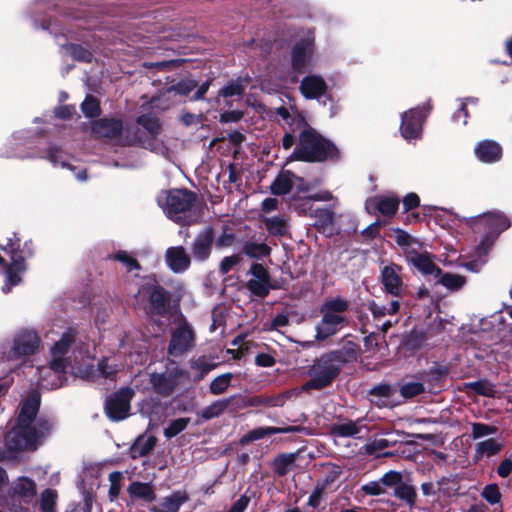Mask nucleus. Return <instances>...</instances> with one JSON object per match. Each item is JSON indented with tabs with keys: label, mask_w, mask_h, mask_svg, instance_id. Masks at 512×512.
Segmentation results:
<instances>
[{
	"label": "nucleus",
	"mask_w": 512,
	"mask_h": 512,
	"mask_svg": "<svg viewBox=\"0 0 512 512\" xmlns=\"http://www.w3.org/2000/svg\"><path fill=\"white\" fill-rule=\"evenodd\" d=\"M192 368L198 370L201 375H205L215 368V364L211 363L206 357L202 356L192 363Z\"/></svg>",
	"instance_id": "64"
},
{
	"label": "nucleus",
	"mask_w": 512,
	"mask_h": 512,
	"mask_svg": "<svg viewBox=\"0 0 512 512\" xmlns=\"http://www.w3.org/2000/svg\"><path fill=\"white\" fill-rule=\"evenodd\" d=\"M156 440L153 436H140L132 446L131 452L133 457L144 456L148 454L155 446Z\"/></svg>",
	"instance_id": "38"
},
{
	"label": "nucleus",
	"mask_w": 512,
	"mask_h": 512,
	"mask_svg": "<svg viewBox=\"0 0 512 512\" xmlns=\"http://www.w3.org/2000/svg\"><path fill=\"white\" fill-rule=\"evenodd\" d=\"M250 273L252 277L247 282V288L257 296H266L271 289L268 270L262 264L254 263Z\"/></svg>",
	"instance_id": "18"
},
{
	"label": "nucleus",
	"mask_w": 512,
	"mask_h": 512,
	"mask_svg": "<svg viewBox=\"0 0 512 512\" xmlns=\"http://www.w3.org/2000/svg\"><path fill=\"white\" fill-rule=\"evenodd\" d=\"M476 253L478 255L477 259L469 261V262H465V263L461 264V266L471 272H478L481 269V267L484 265V263L486 262L483 257L487 253H483V250L479 251L478 248L476 249Z\"/></svg>",
	"instance_id": "63"
},
{
	"label": "nucleus",
	"mask_w": 512,
	"mask_h": 512,
	"mask_svg": "<svg viewBox=\"0 0 512 512\" xmlns=\"http://www.w3.org/2000/svg\"><path fill=\"white\" fill-rule=\"evenodd\" d=\"M81 109L87 117H96L100 114V107L98 101L92 97L87 96L81 104Z\"/></svg>",
	"instance_id": "53"
},
{
	"label": "nucleus",
	"mask_w": 512,
	"mask_h": 512,
	"mask_svg": "<svg viewBox=\"0 0 512 512\" xmlns=\"http://www.w3.org/2000/svg\"><path fill=\"white\" fill-rule=\"evenodd\" d=\"M136 297L141 301L147 298L150 304V311L153 313L161 314L165 310V295L162 289L153 284L151 279H148L142 285Z\"/></svg>",
	"instance_id": "17"
},
{
	"label": "nucleus",
	"mask_w": 512,
	"mask_h": 512,
	"mask_svg": "<svg viewBox=\"0 0 512 512\" xmlns=\"http://www.w3.org/2000/svg\"><path fill=\"white\" fill-rule=\"evenodd\" d=\"M497 428L484 423H473L472 424V437L473 439H479L488 435L497 433Z\"/></svg>",
	"instance_id": "56"
},
{
	"label": "nucleus",
	"mask_w": 512,
	"mask_h": 512,
	"mask_svg": "<svg viewBox=\"0 0 512 512\" xmlns=\"http://www.w3.org/2000/svg\"><path fill=\"white\" fill-rule=\"evenodd\" d=\"M354 357L355 350L353 348L334 350L323 354L309 368L310 380L302 386V390H319L327 387L338 376L343 364Z\"/></svg>",
	"instance_id": "2"
},
{
	"label": "nucleus",
	"mask_w": 512,
	"mask_h": 512,
	"mask_svg": "<svg viewBox=\"0 0 512 512\" xmlns=\"http://www.w3.org/2000/svg\"><path fill=\"white\" fill-rule=\"evenodd\" d=\"M66 52L69 53L75 60L90 62L92 54L86 48L79 45H69L65 48Z\"/></svg>",
	"instance_id": "52"
},
{
	"label": "nucleus",
	"mask_w": 512,
	"mask_h": 512,
	"mask_svg": "<svg viewBox=\"0 0 512 512\" xmlns=\"http://www.w3.org/2000/svg\"><path fill=\"white\" fill-rule=\"evenodd\" d=\"M66 366L50 361L49 365L38 368L39 386L43 389L53 390L63 386L66 381Z\"/></svg>",
	"instance_id": "14"
},
{
	"label": "nucleus",
	"mask_w": 512,
	"mask_h": 512,
	"mask_svg": "<svg viewBox=\"0 0 512 512\" xmlns=\"http://www.w3.org/2000/svg\"><path fill=\"white\" fill-rule=\"evenodd\" d=\"M92 133L97 138L117 140L122 145L143 144V135L130 127L123 128L122 122L114 119H100L93 123Z\"/></svg>",
	"instance_id": "8"
},
{
	"label": "nucleus",
	"mask_w": 512,
	"mask_h": 512,
	"mask_svg": "<svg viewBox=\"0 0 512 512\" xmlns=\"http://www.w3.org/2000/svg\"><path fill=\"white\" fill-rule=\"evenodd\" d=\"M57 494L55 491L47 489L41 495V510H55Z\"/></svg>",
	"instance_id": "59"
},
{
	"label": "nucleus",
	"mask_w": 512,
	"mask_h": 512,
	"mask_svg": "<svg viewBox=\"0 0 512 512\" xmlns=\"http://www.w3.org/2000/svg\"><path fill=\"white\" fill-rule=\"evenodd\" d=\"M293 206L299 213L313 216L315 209H313L312 198L310 196L296 199Z\"/></svg>",
	"instance_id": "60"
},
{
	"label": "nucleus",
	"mask_w": 512,
	"mask_h": 512,
	"mask_svg": "<svg viewBox=\"0 0 512 512\" xmlns=\"http://www.w3.org/2000/svg\"><path fill=\"white\" fill-rule=\"evenodd\" d=\"M122 369V366L116 364H110L108 359H103L97 364V371L99 377L110 378L113 377L118 371Z\"/></svg>",
	"instance_id": "51"
},
{
	"label": "nucleus",
	"mask_w": 512,
	"mask_h": 512,
	"mask_svg": "<svg viewBox=\"0 0 512 512\" xmlns=\"http://www.w3.org/2000/svg\"><path fill=\"white\" fill-rule=\"evenodd\" d=\"M189 418H178L169 423V425L164 429V435L166 438H172L178 435L180 432L186 429L189 424Z\"/></svg>",
	"instance_id": "48"
},
{
	"label": "nucleus",
	"mask_w": 512,
	"mask_h": 512,
	"mask_svg": "<svg viewBox=\"0 0 512 512\" xmlns=\"http://www.w3.org/2000/svg\"><path fill=\"white\" fill-rule=\"evenodd\" d=\"M184 372L175 369L169 373H152L150 375V383L154 390L163 395H169L174 391L178 384V377L183 375Z\"/></svg>",
	"instance_id": "23"
},
{
	"label": "nucleus",
	"mask_w": 512,
	"mask_h": 512,
	"mask_svg": "<svg viewBox=\"0 0 512 512\" xmlns=\"http://www.w3.org/2000/svg\"><path fill=\"white\" fill-rule=\"evenodd\" d=\"M430 108L417 107L402 115L400 131L404 139L411 141L421 137L422 124L429 113Z\"/></svg>",
	"instance_id": "11"
},
{
	"label": "nucleus",
	"mask_w": 512,
	"mask_h": 512,
	"mask_svg": "<svg viewBox=\"0 0 512 512\" xmlns=\"http://www.w3.org/2000/svg\"><path fill=\"white\" fill-rule=\"evenodd\" d=\"M380 480L386 489L387 487H393L401 484L402 474L400 472L391 470L385 473L380 478Z\"/></svg>",
	"instance_id": "62"
},
{
	"label": "nucleus",
	"mask_w": 512,
	"mask_h": 512,
	"mask_svg": "<svg viewBox=\"0 0 512 512\" xmlns=\"http://www.w3.org/2000/svg\"><path fill=\"white\" fill-rule=\"evenodd\" d=\"M400 304L393 300L389 306L379 305L374 301L368 303V309L371 311L375 319H381L386 315H393L399 311Z\"/></svg>",
	"instance_id": "37"
},
{
	"label": "nucleus",
	"mask_w": 512,
	"mask_h": 512,
	"mask_svg": "<svg viewBox=\"0 0 512 512\" xmlns=\"http://www.w3.org/2000/svg\"><path fill=\"white\" fill-rule=\"evenodd\" d=\"M399 206V199L393 195H379L369 198L365 203L368 213H381L384 216L395 214Z\"/></svg>",
	"instance_id": "22"
},
{
	"label": "nucleus",
	"mask_w": 512,
	"mask_h": 512,
	"mask_svg": "<svg viewBox=\"0 0 512 512\" xmlns=\"http://www.w3.org/2000/svg\"><path fill=\"white\" fill-rule=\"evenodd\" d=\"M127 492L131 498L141 499L146 502H152L156 498L154 488L151 483H143L138 481L132 482L128 486Z\"/></svg>",
	"instance_id": "30"
},
{
	"label": "nucleus",
	"mask_w": 512,
	"mask_h": 512,
	"mask_svg": "<svg viewBox=\"0 0 512 512\" xmlns=\"http://www.w3.org/2000/svg\"><path fill=\"white\" fill-rule=\"evenodd\" d=\"M465 388L486 397H493L496 393L495 386L486 379L466 383Z\"/></svg>",
	"instance_id": "39"
},
{
	"label": "nucleus",
	"mask_w": 512,
	"mask_h": 512,
	"mask_svg": "<svg viewBox=\"0 0 512 512\" xmlns=\"http://www.w3.org/2000/svg\"><path fill=\"white\" fill-rule=\"evenodd\" d=\"M196 194L186 189L162 191L157 196L158 205L164 213L174 222L190 224L193 222V207Z\"/></svg>",
	"instance_id": "4"
},
{
	"label": "nucleus",
	"mask_w": 512,
	"mask_h": 512,
	"mask_svg": "<svg viewBox=\"0 0 512 512\" xmlns=\"http://www.w3.org/2000/svg\"><path fill=\"white\" fill-rule=\"evenodd\" d=\"M13 492L22 499L30 501L36 495V484L32 479L21 476L14 481Z\"/></svg>",
	"instance_id": "31"
},
{
	"label": "nucleus",
	"mask_w": 512,
	"mask_h": 512,
	"mask_svg": "<svg viewBox=\"0 0 512 512\" xmlns=\"http://www.w3.org/2000/svg\"><path fill=\"white\" fill-rule=\"evenodd\" d=\"M362 490L365 492V494L371 496H379L386 492V489L380 479L364 484L362 486Z\"/></svg>",
	"instance_id": "61"
},
{
	"label": "nucleus",
	"mask_w": 512,
	"mask_h": 512,
	"mask_svg": "<svg viewBox=\"0 0 512 512\" xmlns=\"http://www.w3.org/2000/svg\"><path fill=\"white\" fill-rule=\"evenodd\" d=\"M134 395L131 388H123L106 400L105 411L113 421H120L129 415L130 401Z\"/></svg>",
	"instance_id": "12"
},
{
	"label": "nucleus",
	"mask_w": 512,
	"mask_h": 512,
	"mask_svg": "<svg viewBox=\"0 0 512 512\" xmlns=\"http://www.w3.org/2000/svg\"><path fill=\"white\" fill-rule=\"evenodd\" d=\"M214 241V231L212 227H206L194 238L191 251L195 260L205 261L211 254L212 244Z\"/></svg>",
	"instance_id": "21"
},
{
	"label": "nucleus",
	"mask_w": 512,
	"mask_h": 512,
	"mask_svg": "<svg viewBox=\"0 0 512 512\" xmlns=\"http://www.w3.org/2000/svg\"><path fill=\"white\" fill-rule=\"evenodd\" d=\"M294 185H297L300 191L309 190V186L304 183L302 178L297 177L290 171H282L271 184L270 190L274 195H285L290 192Z\"/></svg>",
	"instance_id": "20"
},
{
	"label": "nucleus",
	"mask_w": 512,
	"mask_h": 512,
	"mask_svg": "<svg viewBox=\"0 0 512 512\" xmlns=\"http://www.w3.org/2000/svg\"><path fill=\"white\" fill-rule=\"evenodd\" d=\"M297 430L298 429L295 426H288L285 428L258 427V428H255V429L249 431L247 434H245L242 438V442L256 441V440H260L269 435L281 434V433H292Z\"/></svg>",
	"instance_id": "29"
},
{
	"label": "nucleus",
	"mask_w": 512,
	"mask_h": 512,
	"mask_svg": "<svg viewBox=\"0 0 512 512\" xmlns=\"http://www.w3.org/2000/svg\"><path fill=\"white\" fill-rule=\"evenodd\" d=\"M197 87V81L194 79H182L177 84L173 85L167 90V93L175 92L179 95H188L192 90Z\"/></svg>",
	"instance_id": "50"
},
{
	"label": "nucleus",
	"mask_w": 512,
	"mask_h": 512,
	"mask_svg": "<svg viewBox=\"0 0 512 512\" xmlns=\"http://www.w3.org/2000/svg\"><path fill=\"white\" fill-rule=\"evenodd\" d=\"M263 221L270 235L282 236L286 233L287 225L284 218L266 217Z\"/></svg>",
	"instance_id": "43"
},
{
	"label": "nucleus",
	"mask_w": 512,
	"mask_h": 512,
	"mask_svg": "<svg viewBox=\"0 0 512 512\" xmlns=\"http://www.w3.org/2000/svg\"><path fill=\"white\" fill-rule=\"evenodd\" d=\"M326 89V82L319 75H308L300 84V91L307 99H318L325 94Z\"/></svg>",
	"instance_id": "25"
},
{
	"label": "nucleus",
	"mask_w": 512,
	"mask_h": 512,
	"mask_svg": "<svg viewBox=\"0 0 512 512\" xmlns=\"http://www.w3.org/2000/svg\"><path fill=\"white\" fill-rule=\"evenodd\" d=\"M233 374L225 373L217 376L210 384L209 390L213 395L222 394L230 385Z\"/></svg>",
	"instance_id": "46"
},
{
	"label": "nucleus",
	"mask_w": 512,
	"mask_h": 512,
	"mask_svg": "<svg viewBox=\"0 0 512 512\" xmlns=\"http://www.w3.org/2000/svg\"><path fill=\"white\" fill-rule=\"evenodd\" d=\"M121 480H122V474L121 472L115 471L110 473L109 475V481H110V488H109V497L110 500L113 501L120 493L121 490Z\"/></svg>",
	"instance_id": "57"
},
{
	"label": "nucleus",
	"mask_w": 512,
	"mask_h": 512,
	"mask_svg": "<svg viewBox=\"0 0 512 512\" xmlns=\"http://www.w3.org/2000/svg\"><path fill=\"white\" fill-rule=\"evenodd\" d=\"M245 86L243 84V80L238 79L236 81H232L228 83L225 87H223L219 91V96L222 97H233V96H240L244 92Z\"/></svg>",
	"instance_id": "49"
},
{
	"label": "nucleus",
	"mask_w": 512,
	"mask_h": 512,
	"mask_svg": "<svg viewBox=\"0 0 512 512\" xmlns=\"http://www.w3.org/2000/svg\"><path fill=\"white\" fill-rule=\"evenodd\" d=\"M73 373L76 377L86 381H94L99 377L97 366L95 367L91 363H84L78 366H74Z\"/></svg>",
	"instance_id": "44"
},
{
	"label": "nucleus",
	"mask_w": 512,
	"mask_h": 512,
	"mask_svg": "<svg viewBox=\"0 0 512 512\" xmlns=\"http://www.w3.org/2000/svg\"><path fill=\"white\" fill-rule=\"evenodd\" d=\"M422 392H424V385L421 382H408L400 388V393L404 398H412Z\"/></svg>",
	"instance_id": "55"
},
{
	"label": "nucleus",
	"mask_w": 512,
	"mask_h": 512,
	"mask_svg": "<svg viewBox=\"0 0 512 512\" xmlns=\"http://www.w3.org/2000/svg\"><path fill=\"white\" fill-rule=\"evenodd\" d=\"M113 258L121 262L129 272L140 269L137 260L125 251H118Z\"/></svg>",
	"instance_id": "54"
},
{
	"label": "nucleus",
	"mask_w": 512,
	"mask_h": 512,
	"mask_svg": "<svg viewBox=\"0 0 512 512\" xmlns=\"http://www.w3.org/2000/svg\"><path fill=\"white\" fill-rule=\"evenodd\" d=\"M363 432L367 433L368 428L362 419L336 423L331 427V434L335 437H355Z\"/></svg>",
	"instance_id": "27"
},
{
	"label": "nucleus",
	"mask_w": 512,
	"mask_h": 512,
	"mask_svg": "<svg viewBox=\"0 0 512 512\" xmlns=\"http://www.w3.org/2000/svg\"><path fill=\"white\" fill-rule=\"evenodd\" d=\"M0 248L11 257V262L5 269V283L2 287V291L8 293L22 281V275L27 269L25 259L33 255L32 242L26 241L20 250V238L12 233L0 239Z\"/></svg>",
	"instance_id": "3"
},
{
	"label": "nucleus",
	"mask_w": 512,
	"mask_h": 512,
	"mask_svg": "<svg viewBox=\"0 0 512 512\" xmlns=\"http://www.w3.org/2000/svg\"><path fill=\"white\" fill-rule=\"evenodd\" d=\"M347 309V301L340 298L328 300L322 305V319L316 326L317 341H323L344 328L348 322L344 315Z\"/></svg>",
	"instance_id": "6"
},
{
	"label": "nucleus",
	"mask_w": 512,
	"mask_h": 512,
	"mask_svg": "<svg viewBox=\"0 0 512 512\" xmlns=\"http://www.w3.org/2000/svg\"><path fill=\"white\" fill-rule=\"evenodd\" d=\"M230 400L224 399V400H217L213 402L211 405L205 407L200 415L205 420H210L212 418L220 416L229 406Z\"/></svg>",
	"instance_id": "41"
},
{
	"label": "nucleus",
	"mask_w": 512,
	"mask_h": 512,
	"mask_svg": "<svg viewBox=\"0 0 512 512\" xmlns=\"http://www.w3.org/2000/svg\"><path fill=\"white\" fill-rule=\"evenodd\" d=\"M434 278L437 279V283L450 291H458L466 284L464 276L448 272L443 273L441 270L439 275H435Z\"/></svg>",
	"instance_id": "32"
},
{
	"label": "nucleus",
	"mask_w": 512,
	"mask_h": 512,
	"mask_svg": "<svg viewBox=\"0 0 512 512\" xmlns=\"http://www.w3.org/2000/svg\"><path fill=\"white\" fill-rule=\"evenodd\" d=\"M464 220L476 232L485 233V237L478 245V250H483V253H487L492 246V239L510 227L509 219L499 212H488L476 217L464 218Z\"/></svg>",
	"instance_id": "7"
},
{
	"label": "nucleus",
	"mask_w": 512,
	"mask_h": 512,
	"mask_svg": "<svg viewBox=\"0 0 512 512\" xmlns=\"http://www.w3.org/2000/svg\"><path fill=\"white\" fill-rule=\"evenodd\" d=\"M75 342V333L69 329L64 332L61 338L55 342L50 349V361L56 365L60 364L66 367L71 365V362L67 356L72 344Z\"/></svg>",
	"instance_id": "19"
},
{
	"label": "nucleus",
	"mask_w": 512,
	"mask_h": 512,
	"mask_svg": "<svg viewBox=\"0 0 512 512\" xmlns=\"http://www.w3.org/2000/svg\"><path fill=\"white\" fill-rule=\"evenodd\" d=\"M286 400L285 395L267 396L258 395L248 400V405L253 407H279L283 406Z\"/></svg>",
	"instance_id": "34"
},
{
	"label": "nucleus",
	"mask_w": 512,
	"mask_h": 512,
	"mask_svg": "<svg viewBox=\"0 0 512 512\" xmlns=\"http://www.w3.org/2000/svg\"><path fill=\"white\" fill-rule=\"evenodd\" d=\"M402 268L396 264L385 265L381 269V282L385 291L394 296L399 297L405 290V284L401 277Z\"/></svg>",
	"instance_id": "15"
},
{
	"label": "nucleus",
	"mask_w": 512,
	"mask_h": 512,
	"mask_svg": "<svg viewBox=\"0 0 512 512\" xmlns=\"http://www.w3.org/2000/svg\"><path fill=\"white\" fill-rule=\"evenodd\" d=\"M397 443V440H391L388 438H379L375 437L368 441V443L365 444L364 450L366 454L373 455L379 451H382L386 448H389L391 446H394Z\"/></svg>",
	"instance_id": "42"
},
{
	"label": "nucleus",
	"mask_w": 512,
	"mask_h": 512,
	"mask_svg": "<svg viewBox=\"0 0 512 512\" xmlns=\"http://www.w3.org/2000/svg\"><path fill=\"white\" fill-rule=\"evenodd\" d=\"M194 342L195 334L192 327L186 320L182 319L171 333L168 353L171 356H181L194 346Z\"/></svg>",
	"instance_id": "10"
},
{
	"label": "nucleus",
	"mask_w": 512,
	"mask_h": 512,
	"mask_svg": "<svg viewBox=\"0 0 512 512\" xmlns=\"http://www.w3.org/2000/svg\"><path fill=\"white\" fill-rule=\"evenodd\" d=\"M394 496L399 500L404 501L410 507L414 506L417 499L415 488L406 483H401L395 487Z\"/></svg>",
	"instance_id": "36"
},
{
	"label": "nucleus",
	"mask_w": 512,
	"mask_h": 512,
	"mask_svg": "<svg viewBox=\"0 0 512 512\" xmlns=\"http://www.w3.org/2000/svg\"><path fill=\"white\" fill-rule=\"evenodd\" d=\"M40 406L38 393H31L19 406L15 426L6 434V445L10 450L34 449L37 442L51 429L46 420H35Z\"/></svg>",
	"instance_id": "1"
},
{
	"label": "nucleus",
	"mask_w": 512,
	"mask_h": 512,
	"mask_svg": "<svg viewBox=\"0 0 512 512\" xmlns=\"http://www.w3.org/2000/svg\"><path fill=\"white\" fill-rule=\"evenodd\" d=\"M165 262L174 273H182L189 268L191 260L184 247L174 246L166 250Z\"/></svg>",
	"instance_id": "24"
},
{
	"label": "nucleus",
	"mask_w": 512,
	"mask_h": 512,
	"mask_svg": "<svg viewBox=\"0 0 512 512\" xmlns=\"http://www.w3.org/2000/svg\"><path fill=\"white\" fill-rule=\"evenodd\" d=\"M407 261L418 269L423 275H439L440 268L432 261L430 253L423 250L422 246L418 249L408 248Z\"/></svg>",
	"instance_id": "16"
},
{
	"label": "nucleus",
	"mask_w": 512,
	"mask_h": 512,
	"mask_svg": "<svg viewBox=\"0 0 512 512\" xmlns=\"http://www.w3.org/2000/svg\"><path fill=\"white\" fill-rule=\"evenodd\" d=\"M314 65V36L309 33L298 41L292 50V67L296 72H303Z\"/></svg>",
	"instance_id": "13"
},
{
	"label": "nucleus",
	"mask_w": 512,
	"mask_h": 512,
	"mask_svg": "<svg viewBox=\"0 0 512 512\" xmlns=\"http://www.w3.org/2000/svg\"><path fill=\"white\" fill-rule=\"evenodd\" d=\"M476 157L484 163H494L502 157V147L495 141L484 140L475 147Z\"/></svg>",
	"instance_id": "26"
},
{
	"label": "nucleus",
	"mask_w": 512,
	"mask_h": 512,
	"mask_svg": "<svg viewBox=\"0 0 512 512\" xmlns=\"http://www.w3.org/2000/svg\"><path fill=\"white\" fill-rule=\"evenodd\" d=\"M481 495L491 505L498 503L501 499V493L496 484H490L484 487Z\"/></svg>",
	"instance_id": "58"
},
{
	"label": "nucleus",
	"mask_w": 512,
	"mask_h": 512,
	"mask_svg": "<svg viewBox=\"0 0 512 512\" xmlns=\"http://www.w3.org/2000/svg\"><path fill=\"white\" fill-rule=\"evenodd\" d=\"M296 459L295 454H281L274 459L273 469L278 476L286 475Z\"/></svg>",
	"instance_id": "40"
},
{
	"label": "nucleus",
	"mask_w": 512,
	"mask_h": 512,
	"mask_svg": "<svg viewBox=\"0 0 512 512\" xmlns=\"http://www.w3.org/2000/svg\"><path fill=\"white\" fill-rule=\"evenodd\" d=\"M137 124L143 127L149 136H155L160 132L159 120L153 115L139 116Z\"/></svg>",
	"instance_id": "45"
},
{
	"label": "nucleus",
	"mask_w": 512,
	"mask_h": 512,
	"mask_svg": "<svg viewBox=\"0 0 512 512\" xmlns=\"http://www.w3.org/2000/svg\"><path fill=\"white\" fill-rule=\"evenodd\" d=\"M336 155L337 148L334 144L311 130L300 134L299 144L293 153L296 160L309 162L323 161Z\"/></svg>",
	"instance_id": "5"
},
{
	"label": "nucleus",
	"mask_w": 512,
	"mask_h": 512,
	"mask_svg": "<svg viewBox=\"0 0 512 512\" xmlns=\"http://www.w3.org/2000/svg\"><path fill=\"white\" fill-rule=\"evenodd\" d=\"M503 448V444L494 438L481 441L476 445V454L480 457H490L499 453Z\"/></svg>",
	"instance_id": "35"
},
{
	"label": "nucleus",
	"mask_w": 512,
	"mask_h": 512,
	"mask_svg": "<svg viewBox=\"0 0 512 512\" xmlns=\"http://www.w3.org/2000/svg\"><path fill=\"white\" fill-rule=\"evenodd\" d=\"M40 344L41 339L36 330L31 328L21 329L13 336L10 350L5 354V358L7 361H25L39 351Z\"/></svg>",
	"instance_id": "9"
},
{
	"label": "nucleus",
	"mask_w": 512,
	"mask_h": 512,
	"mask_svg": "<svg viewBox=\"0 0 512 512\" xmlns=\"http://www.w3.org/2000/svg\"><path fill=\"white\" fill-rule=\"evenodd\" d=\"M243 252L250 258L262 259L271 253V248L264 242L246 241Z\"/></svg>",
	"instance_id": "33"
},
{
	"label": "nucleus",
	"mask_w": 512,
	"mask_h": 512,
	"mask_svg": "<svg viewBox=\"0 0 512 512\" xmlns=\"http://www.w3.org/2000/svg\"><path fill=\"white\" fill-rule=\"evenodd\" d=\"M189 500L185 491H174L162 498L159 504L152 509L153 512H179L180 507Z\"/></svg>",
	"instance_id": "28"
},
{
	"label": "nucleus",
	"mask_w": 512,
	"mask_h": 512,
	"mask_svg": "<svg viewBox=\"0 0 512 512\" xmlns=\"http://www.w3.org/2000/svg\"><path fill=\"white\" fill-rule=\"evenodd\" d=\"M395 242L403 248L404 255L407 256L408 248L418 249L421 244L402 230H397Z\"/></svg>",
	"instance_id": "47"
}]
</instances>
